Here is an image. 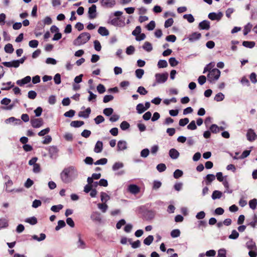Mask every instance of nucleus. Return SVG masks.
Returning a JSON list of instances; mask_svg holds the SVG:
<instances>
[{
	"mask_svg": "<svg viewBox=\"0 0 257 257\" xmlns=\"http://www.w3.org/2000/svg\"><path fill=\"white\" fill-rule=\"evenodd\" d=\"M100 2L102 7L111 8L115 5V0H100Z\"/></svg>",
	"mask_w": 257,
	"mask_h": 257,
	"instance_id": "obj_7",
	"label": "nucleus"
},
{
	"mask_svg": "<svg viewBox=\"0 0 257 257\" xmlns=\"http://www.w3.org/2000/svg\"><path fill=\"white\" fill-rule=\"evenodd\" d=\"M58 152V150L56 146H52L49 148V153L51 158L56 156Z\"/></svg>",
	"mask_w": 257,
	"mask_h": 257,
	"instance_id": "obj_20",
	"label": "nucleus"
},
{
	"mask_svg": "<svg viewBox=\"0 0 257 257\" xmlns=\"http://www.w3.org/2000/svg\"><path fill=\"white\" fill-rule=\"evenodd\" d=\"M110 23L114 26L123 27L125 25L124 18H115L110 20Z\"/></svg>",
	"mask_w": 257,
	"mask_h": 257,
	"instance_id": "obj_4",
	"label": "nucleus"
},
{
	"mask_svg": "<svg viewBox=\"0 0 257 257\" xmlns=\"http://www.w3.org/2000/svg\"><path fill=\"white\" fill-rule=\"evenodd\" d=\"M143 48L147 52H150L153 49L152 44L149 42H145L143 46Z\"/></svg>",
	"mask_w": 257,
	"mask_h": 257,
	"instance_id": "obj_30",
	"label": "nucleus"
},
{
	"mask_svg": "<svg viewBox=\"0 0 257 257\" xmlns=\"http://www.w3.org/2000/svg\"><path fill=\"white\" fill-rule=\"evenodd\" d=\"M173 23V19L172 18H169L165 21L164 26L166 28H169L172 26Z\"/></svg>",
	"mask_w": 257,
	"mask_h": 257,
	"instance_id": "obj_56",
	"label": "nucleus"
},
{
	"mask_svg": "<svg viewBox=\"0 0 257 257\" xmlns=\"http://www.w3.org/2000/svg\"><path fill=\"white\" fill-rule=\"evenodd\" d=\"M97 90L100 94H102L105 91V88L103 85L99 84L97 86Z\"/></svg>",
	"mask_w": 257,
	"mask_h": 257,
	"instance_id": "obj_64",
	"label": "nucleus"
},
{
	"mask_svg": "<svg viewBox=\"0 0 257 257\" xmlns=\"http://www.w3.org/2000/svg\"><path fill=\"white\" fill-rule=\"evenodd\" d=\"M8 226V222L6 219H0V228H5Z\"/></svg>",
	"mask_w": 257,
	"mask_h": 257,
	"instance_id": "obj_54",
	"label": "nucleus"
},
{
	"mask_svg": "<svg viewBox=\"0 0 257 257\" xmlns=\"http://www.w3.org/2000/svg\"><path fill=\"white\" fill-rule=\"evenodd\" d=\"M205 179V184L206 185H209L215 179V176L213 174H208L206 176Z\"/></svg>",
	"mask_w": 257,
	"mask_h": 257,
	"instance_id": "obj_23",
	"label": "nucleus"
},
{
	"mask_svg": "<svg viewBox=\"0 0 257 257\" xmlns=\"http://www.w3.org/2000/svg\"><path fill=\"white\" fill-rule=\"evenodd\" d=\"M128 191L132 194H137L140 191V188L135 184H131L128 187Z\"/></svg>",
	"mask_w": 257,
	"mask_h": 257,
	"instance_id": "obj_11",
	"label": "nucleus"
},
{
	"mask_svg": "<svg viewBox=\"0 0 257 257\" xmlns=\"http://www.w3.org/2000/svg\"><path fill=\"white\" fill-rule=\"evenodd\" d=\"M130 126L129 123L126 121H123L120 124V127L122 130H126Z\"/></svg>",
	"mask_w": 257,
	"mask_h": 257,
	"instance_id": "obj_47",
	"label": "nucleus"
},
{
	"mask_svg": "<svg viewBox=\"0 0 257 257\" xmlns=\"http://www.w3.org/2000/svg\"><path fill=\"white\" fill-rule=\"evenodd\" d=\"M31 80V78L30 76H27L25 77V78L20 79L17 81L16 83L20 86H22L25 84H28L29 83Z\"/></svg>",
	"mask_w": 257,
	"mask_h": 257,
	"instance_id": "obj_14",
	"label": "nucleus"
},
{
	"mask_svg": "<svg viewBox=\"0 0 257 257\" xmlns=\"http://www.w3.org/2000/svg\"><path fill=\"white\" fill-rule=\"evenodd\" d=\"M66 225V223L64 220H60L58 221V224L55 227V230L56 231L59 230L61 228L65 227Z\"/></svg>",
	"mask_w": 257,
	"mask_h": 257,
	"instance_id": "obj_38",
	"label": "nucleus"
},
{
	"mask_svg": "<svg viewBox=\"0 0 257 257\" xmlns=\"http://www.w3.org/2000/svg\"><path fill=\"white\" fill-rule=\"evenodd\" d=\"M135 51V47L133 46H130L126 49V53L128 55H132Z\"/></svg>",
	"mask_w": 257,
	"mask_h": 257,
	"instance_id": "obj_59",
	"label": "nucleus"
},
{
	"mask_svg": "<svg viewBox=\"0 0 257 257\" xmlns=\"http://www.w3.org/2000/svg\"><path fill=\"white\" fill-rule=\"evenodd\" d=\"M223 185L225 188V191H224L225 193L226 192L230 194L232 192V190L231 189H229V185L228 182L226 180H224L223 182Z\"/></svg>",
	"mask_w": 257,
	"mask_h": 257,
	"instance_id": "obj_33",
	"label": "nucleus"
},
{
	"mask_svg": "<svg viewBox=\"0 0 257 257\" xmlns=\"http://www.w3.org/2000/svg\"><path fill=\"white\" fill-rule=\"evenodd\" d=\"M169 62L170 65L172 67L176 66L178 64V61H177L176 59H175V58H174V57H171L169 59Z\"/></svg>",
	"mask_w": 257,
	"mask_h": 257,
	"instance_id": "obj_55",
	"label": "nucleus"
},
{
	"mask_svg": "<svg viewBox=\"0 0 257 257\" xmlns=\"http://www.w3.org/2000/svg\"><path fill=\"white\" fill-rule=\"evenodd\" d=\"M239 236V233L236 230H233L231 232V234L229 235V238L235 239Z\"/></svg>",
	"mask_w": 257,
	"mask_h": 257,
	"instance_id": "obj_46",
	"label": "nucleus"
},
{
	"mask_svg": "<svg viewBox=\"0 0 257 257\" xmlns=\"http://www.w3.org/2000/svg\"><path fill=\"white\" fill-rule=\"evenodd\" d=\"M94 49L97 51H100L101 49V46L100 42L98 40L94 41Z\"/></svg>",
	"mask_w": 257,
	"mask_h": 257,
	"instance_id": "obj_62",
	"label": "nucleus"
},
{
	"mask_svg": "<svg viewBox=\"0 0 257 257\" xmlns=\"http://www.w3.org/2000/svg\"><path fill=\"white\" fill-rule=\"evenodd\" d=\"M78 242H77V247L78 248H82V249H84L85 248L86 246H85V243L84 242V241H83L81 238V235L80 234H79L78 235Z\"/></svg>",
	"mask_w": 257,
	"mask_h": 257,
	"instance_id": "obj_27",
	"label": "nucleus"
},
{
	"mask_svg": "<svg viewBox=\"0 0 257 257\" xmlns=\"http://www.w3.org/2000/svg\"><path fill=\"white\" fill-rule=\"evenodd\" d=\"M107 159H106V158H102V159H100L97 161H96L95 163H94V164L95 165H105L107 163Z\"/></svg>",
	"mask_w": 257,
	"mask_h": 257,
	"instance_id": "obj_57",
	"label": "nucleus"
},
{
	"mask_svg": "<svg viewBox=\"0 0 257 257\" xmlns=\"http://www.w3.org/2000/svg\"><path fill=\"white\" fill-rule=\"evenodd\" d=\"M155 22L154 21H151L147 26L146 28L149 31H152L154 30L155 28Z\"/></svg>",
	"mask_w": 257,
	"mask_h": 257,
	"instance_id": "obj_50",
	"label": "nucleus"
},
{
	"mask_svg": "<svg viewBox=\"0 0 257 257\" xmlns=\"http://www.w3.org/2000/svg\"><path fill=\"white\" fill-rule=\"evenodd\" d=\"M246 138L247 140L252 142L255 140L256 135L252 130L249 129L247 132Z\"/></svg>",
	"mask_w": 257,
	"mask_h": 257,
	"instance_id": "obj_15",
	"label": "nucleus"
},
{
	"mask_svg": "<svg viewBox=\"0 0 257 257\" xmlns=\"http://www.w3.org/2000/svg\"><path fill=\"white\" fill-rule=\"evenodd\" d=\"M98 33L103 36H106L109 35L108 30L103 27H100L98 30Z\"/></svg>",
	"mask_w": 257,
	"mask_h": 257,
	"instance_id": "obj_22",
	"label": "nucleus"
},
{
	"mask_svg": "<svg viewBox=\"0 0 257 257\" xmlns=\"http://www.w3.org/2000/svg\"><path fill=\"white\" fill-rule=\"evenodd\" d=\"M183 18L186 19L190 23L194 22L195 20L193 16L191 14H185L183 16Z\"/></svg>",
	"mask_w": 257,
	"mask_h": 257,
	"instance_id": "obj_44",
	"label": "nucleus"
},
{
	"mask_svg": "<svg viewBox=\"0 0 257 257\" xmlns=\"http://www.w3.org/2000/svg\"><path fill=\"white\" fill-rule=\"evenodd\" d=\"M257 204V200L256 199H253L249 201V205L252 209H255Z\"/></svg>",
	"mask_w": 257,
	"mask_h": 257,
	"instance_id": "obj_52",
	"label": "nucleus"
},
{
	"mask_svg": "<svg viewBox=\"0 0 257 257\" xmlns=\"http://www.w3.org/2000/svg\"><path fill=\"white\" fill-rule=\"evenodd\" d=\"M183 174V171L179 169H177L175 171L173 174V176L175 179H178L182 177Z\"/></svg>",
	"mask_w": 257,
	"mask_h": 257,
	"instance_id": "obj_43",
	"label": "nucleus"
},
{
	"mask_svg": "<svg viewBox=\"0 0 257 257\" xmlns=\"http://www.w3.org/2000/svg\"><path fill=\"white\" fill-rule=\"evenodd\" d=\"M100 197L102 202H106L110 199L109 196L103 192L101 193Z\"/></svg>",
	"mask_w": 257,
	"mask_h": 257,
	"instance_id": "obj_36",
	"label": "nucleus"
},
{
	"mask_svg": "<svg viewBox=\"0 0 257 257\" xmlns=\"http://www.w3.org/2000/svg\"><path fill=\"white\" fill-rule=\"evenodd\" d=\"M144 74V70L142 69H138L135 71L136 76L139 79L142 78Z\"/></svg>",
	"mask_w": 257,
	"mask_h": 257,
	"instance_id": "obj_42",
	"label": "nucleus"
},
{
	"mask_svg": "<svg viewBox=\"0 0 257 257\" xmlns=\"http://www.w3.org/2000/svg\"><path fill=\"white\" fill-rule=\"evenodd\" d=\"M156 168L159 172H162L166 170V166L165 164L161 163L157 166Z\"/></svg>",
	"mask_w": 257,
	"mask_h": 257,
	"instance_id": "obj_49",
	"label": "nucleus"
},
{
	"mask_svg": "<svg viewBox=\"0 0 257 257\" xmlns=\"http://www.w3.org/2000/svg\"><path fill=\"white\" fill-rule=\"evenodd\" d=\"M117 151H123L127 149V143L124 141H119L117 143Z\"/></svg>",
	"mask_w": 257,
	"mask_h": 257,
	"instance_id": "obj_16",
	"label": "nucleus"
},
{
	"mask_svg": "<svg viewBox=\"0 0 257 257\" xmlns=\"http://www.w3.org/2000/svg\"><path fill=\"white\" fill-rule=\"evenodd\" d=\"M242 45L245 47L252 48L255 45V43L253 41H243Z\"/></svg>",
	"mask_w": 257,
	"mask_h": 257,
	"instance_id": "obj_35",
	"label": "nucleus"
},
{
	"mask_svg": "<svg viewBox=\"0 0 257 257\" xmlns=\"http://www.w3.org/2000/svg\"><path fill=\"white\" fill-rule=\"evenodd\" d=\"M222 195V193L218 190H215L213 192L211 197L213 200L220 199Z\"/></svg>",
	"mask_w": 257,
	"mask_h": 257,
	"instance_id": "obj_24",
	"label": "nucleus"
},
{
	"mask_svg": "<svg viewBox=\"0 0 257 257\" xmlns=\"http://www.w3.org/2000/svg\"><path fill=\"white\" fill-rule=\"evenodd\" d=\"M84 124V121L81 120H74L71 122L70 126L74 127H79Z\"/></svg>",
	"mask_w": 257,
	"mask_h": 257,
	"instance_id": "obj_25",
	"label": "nucleus"
},
{
	"mask_svg": "<svg viewBox=\"0 0 257 257\" xmlns=\"http://www.w3.org/2000/svg\"><path fill=\"white\" fill-rule=\"evenodd\" d=\"M223 16V14L221 12L218 13H210L208 15V18L212 21L217 20L219 21Z\"/></svg>",
	"mask_w": 257,
	"mask_h": 257,
	"instance_id": "obj_9",
	"label": "nucleus"
},
{
	"mask_svg": "<svg viewBox=\"0 0 257 257\" xmlns=\"http://www.w3.org/2000/svg\"><path fill=\"white\" fill-rule=\"evenodd\" d=\"M113 112V109L111 107L106 108L103 109V113L106 116L111 115Z\"/></svg>",
	"mask_w": 257,
	"mask_h": 257,
	"instance_id": "obj_48",
	"label": "nucleus"
},
{
	"mask_svg": "<svg viewBox=\"0 0 257 257\" xmlns=\"http://www.w3.org/2000/svg\"><path fill=\"white\" fill-rule=\"evenodd\" d=\"M169 156L172 159H177L179 156V152L175 149H171L169 151Z\"/></svg>",
	"mask_w": 257,
	"mask_h": 257,
	"instance_id": "obj_19",
	"label": "nucleus"
},
{
	"mask_svg": "<svg viewBox=\"0 0 257 257\" xmlns=\"http://www.w3.org/2000/svg\"><path fill=\"white\" fill-rule=\"evenodd\" d=\"M224 98V95L221 92L217 93L214 97V100L217 102L223 100Z\"/></svg>",
	"mask_w": 257,
	"mask_h": 257,
	"instance_id": "obj_45",
	"label": "nucleus"
},
{
	"mask_svg": "<svg viewBox=\"0 0 257 257\" xmlns=\"http://www.w3.org/2000/svg\"><path fill=\"white\" fill-rule=\"evenodd\" d=\"M155 78L157 83H163L167 81L168 78V74L167 72L164 73H156Z\"/></svg>",
	"mask_w": 257,
	"mask_h": 257,
	"instance_id": "obj_5",
	"label": "nucleus"
},
{
	"mask_svg": "<svg viewBox=\"0 0 257 257\" xmlns=\"http://www.w3.org/2000/svg\"><path fill=\"white\" fill-rule=\"evenodd\" d=\"M209 130H210V132H211L213 134H217L219 132V126H218L215 124H212L210 126Z\"/></svg>",
	"mask_w": 257,
	"mask_h": 257,
	"instance_id": "obj_41",
	"label": "nucleus"
},
{
	"mask_svg": "<svg viewBox=\"0 0 257 257\" xmlns=\"http://www.w3.org/2000/svg\"><path fill=\"white\" fill-rule=\"evenodd\" d=\"M197 128V126L194 120H192L187 125V128L190 130H195Z\"/></svg>",
	"mask_w": 257,
	"mask_h": 257,
	"instance_id": "obj_61",
	"label": "nucleus"
},
{
	"mask_svg": "<svg viewBox=\"0 0 257 257\" xmlns=\"http://www.w3.org/2000/svg\"><path fill=\"white\" fill-rule=\"evenodd\" d=\"M157 65L159 68H166L168 66V63L165 60H160L158 62Z\"/></svg>",
	"mask_w": 257,
	"mask_h": 257,
	"instance_id": "obj_37",
	"label": "nucleus"
},
{
	"mask_svg": "<svg viewBox=\"0 0 257 257\" xmlns=\"http://www.w3.org/2000/svg\"><path fill=\"white\" fill-rule=\"evenodd\" d=\"M103 149V143L101 141H98L94 149V151L96 153H99L102 152Z\"/></svg>",
	"mask_w": 257,
	"mask_h": 257,
	"instance_id": "obj_18",
	"label": "nucleus"
},
{
	"mask_svg": "<svg viewBox=\"0 0 257 257\" xmlns=\"http://www.w3.org/2000/svg\"><path fill=\"white\" fill-rule=\"evenodd\" d=\"M25 222L29 223L31 225H35L37 223V219L35 217L33 216L26 218L25 219Z\"/></svg>",
	"mask_w": 257,
	"mask_h": 257,
	"instance_id": "obj_32",
	"label": "nucleus"
},
{
	"mask_svg": "<svg viewBox=\"0 0 257 257\" xmlns=\"http://www.w3.org/2000/svg\"><path fill=\"white\" fill-rule=\"evenodd\" d=\"M90 218L93 221L99 223L101 222V214L97 211L93 212L91 214Z\"/></svg>",
	"mask_w": 257,
	"mask_h": 257,
	"instance_id": "obj_10",
	"label": "nucleus"
},
{
	"mask_svg": "<svg viewBox=\"0 0 257 257\" xmlns=\"http://www.w3.org/2000/svg\"><path fill=\"white\" fill-rule=\"evenodd\" d=\"M4 49L5 52L9 54L12 53L14 51L12 44L10 43L6 44Z\"/></svg>",
	"mask_w": 257,
	"mask_h": 257,
	"instance_id": "obj_28",
	"label": "nucleus"
},
{
	"mask_svg": "<svg viewBox=\"0 0 257 257\" xmlns=\"http://www.w3.org/2000/svg\"><path fill=\"white\" fill-rule=\"evenodd\" d=\"M78 175L76 168L72 166L65 168L60 173V178L62 181L68 184L74 180Z\"/></svg>",
	"mask_w": 257,
	"mask_h": 257,
	"instance_id": "obj_1",
	"label": "nucleus"
},
{
	"mask_svg": "<svg viewBox=\"0 0 257 257\" xmlns=\"http://www.w3.org/2000/svg\"><path fill=\"white\" fill-rule=\"evenodd\" d=\"M198 28L200 30H208L210 28V22L207 20H204L199 24Z\"/></svg>",
	"mask_w": 257,
	"mask_h": 257,
	"instance_id": "obj_13",
	"label": "nucleus"
},
{
	"mask_svg": "<svg viewBox=\"0 0 257 257\" xmlns=\"http://www.w3.org/2000/svg\"><path fill=\"white\" fill-rule=\"evenodd\" d=\"M211 65V63L207 64L204 67L203 73H205L206 72L208 71L207 80L210 83H213L219 79L220 76V71L217 68H214L211 70L212 67Z\"/></svg>",
	"mask_w": 257,
	"mask_h": 257,
	"instance_id": "obj_2",
	"label": "nucleus"
},
{
	"mask_svg": "<svg viewBox=\"0 0 257 257\" xmlns=\"http://www.w3.org/2000/svg\"><path fill=\"white\" fill-rule=\"evenodd\" d=\"M137 92L141 95H146L148 93L147 90L143 86H139L138 88Z\"/></svg>",
	"mask_w": 257,
	"mask_h": 257,
	"instance_id": "obj_60",
	"label": "nucleus"
},
{
	"mask_svg": "<svg viewBox=\"0 0 257 257\" xmlns=\"http://www.w3.org/2000/svg\"><path fill=\"white\" fill-rule=\"evenodd\" d=\"M105 203L106 202H104L102 204L98 203L97 204L98 208L103 213L105 212L108 208V206Z\"/></svg>",
	"mask_w": 257,
	"mask_h": 257,
	"instance_id": "obj_34",
	"label": "nucleus"
},
{
	"mask_svg": "<svg viewBox=\"0 0 257 257\" xmlns=\"http://www.w3.org/2000/svg\"><path fill=\"white\" fill-rule=\"evenodd\" d=\"M88 18L89 19H94L97 17L96 6L92 5L88 9Z\"/></svg>",
	"mask_w": 257,
	"mask_h": 257,
	"instance_id": "obj_6",
	"label": "nucleus"
},
{
	"mask_svg": "<svg viewBox=\"0 0 257 257\" xmlns=\"http://www.w3.org/2000/svg\"><path fill=\"white\" fill-rule=\"evenodd\" d=\"M156 213L152 210L148 211L146 213V216L148 219H152L155 217Z\"/></svg>",
	"mask_w": 257,
	"mask_h": 257,
	"instance_id": "obj_40",
	"label": "nucleus"
},
{
	"mask_svg": "<svg viewBox=\"0 0 257 257\" xmlns=\"http://www.w3.org/2000/svg\"><path fill=\"white\" fill-rule=\"evenodd\" d=\"M154 240V237L153 235H150L148 237H147L144 240V243L146 245H149Z\"/></svg>",
	"mask_w": 257,
	"mask_h": 257,
	"instance_id": "obj_31",
	"label": "nucleus"
},
{
	"mask_svg": "<svg viewBox=\"0 0 257 257\" xmlns=\"http://www.w3.org/2000/svg\"><path fill=\"white\" fill-rule=\"evenodd\" d=\"M201 37V34L198 32H194L190 34L188 38L189 41L191 42H193L199 40Z\"/></svg>",
	"mask_w": 257,
	"mask_h": 257,
	"instance_id": "obj_12",
	"label": "nucleus"
},
{
	"mask_svg": "<svg viewBox=\"0 0 257 257\" xmlns=\"http://www.w3.org/2000/svg\"><path fill=\"white\" fill-rule=\"evenodd\" d=\"M32 126L34 128H39L43 125V121L42 118H34L31 120Z\"/></svg>",
	"mask_w": 257,
	"mask_h": 257,
	"instance_id": "obj_8",
	"label": "nucleus"
},
{
	"mask_svg": "<svg viewBox=\"0 0 257 257\" xmlns=\"http://www.w3.org/2000/svg\"><path fill=\"white\" fill-rule=\"evenodd\" d=\"M246 247L249 250L256 249L255 243L252 240H249L246 243Z\"/></svg>",
	"mask_w": 257,
	"mask_h": 257,
	"instance_id": "obj_21",
	"label": "nucleus"
},
{
	"mask_svg": "<svg viewBox=\"0 0 257 257\" xmlns=\"http://www.w3.org/2000/svg\"><path fill=\"white\" fill-rule=\"evenodd\" d=\"M180 235V231L178 229H174L171 232V236L173 238L177 237L179 236Z\"/></svg>",
	"mask_w": 257,
	"mask_h": 257,
	"instance_id": "obj_53",
	"label": "nucleus"
},
{
	"mask_svg": "<svg viewBox=\"0 0 257 257\" xmlns=\"http://www.w3.org/2000/svg\"><path fill=\"white\" fill-rule=\"evenodd\" d=\"M39 42L36 40H31L29 43V45L30 47L35 48L38 46Z\"/></svg>",
	"mask_w": 257,
	"mask_h": 257,
	"instance_id": "obj_58",
	"label": "nucleus"
},
{
	"mask_svg": "<svg viewBox=\"0 0 257 257\" xmlns=\"http://www.w3.org/2000/svg\"><path fill=\"white\" fill-rule=\"evenodd\" d=\"M94 121L96 124H98L104 121V118L103 116L99 115L97 116L94 118Z\"/></svg>",
	"mask_w": 257,
	"mask_h": 257,
	"instance_id": "obj_51",
	"label": "nucleus"
},
{
	"mask_svg": "<svg viewBox=\"0 0 257 257\" xmlns=\"http://www.w3.org/2000/svg\"><path fill=\"white\" fill-rule=\"evenodd\" d=\"M136 109L139 114H141L146 110L143 103L138 104L136 106Z\"/></svg>",
	"mask_w": 257,
	"mask_h": 257,
	"instance_id": "obj_29",
	"label": "nucleus"
},
{
	"mask_svg": "<svg viewBox=\"0 0 257 257\" xmlns=\"http://www.w3.org/2000/svg\"><path fill=\"white\" fill-rule=\"evenodd\" d=\"M123 164L121 162H115L112 167L113 171H115L123 167Z\"/></svg>",
	"mask_w": 257,
	"mask_h": 257,
	"instance_id": "obj_26",
	"label": "nucleus"
},
{
	"mask_svg": "<svg viewBox=\"0 0 257 257\" xmlns=\"http://www.w3.org/2000/svg\"><path fill=\"white\" fill-rule=\"evenodd\" d=\"M141 33V28L140 26H137L135 29L132 32V35L137 37Z\"/></svg>",
	"mask_w": 257,
	"mask_h": 257,
	"instance_id": "obj_63",
	"label": "nucleus"
},
{
	"mask_svg": "<svg viewBox=\"0 0 257 257\" xmlns=\"http://www.w3.org/2000/svg\"><path fill=\"white\" fill-rule=\"evenodd\" d=\"M63 207V206L61 204H59L57 205H53L51 207V210L53 212H58L60 210H61Z\"/></svg>",
	"mask_w": 257,
	"mask_h": 257,
	"instance_id": "obj_39",
	"label": "nucleus"
},
{
	"mask_svg": "<svg viewBox=\"0 0 257 257\" xmlns=\"http://www.w3.org/2000/svg\"><path fill=\"white\" fill-rule=\"evenodd\" d=\"M91 112V109L90 107L87 108L84 111H81L78 113L79 117L87 118L89 117Z\"/></svg>",
	"mask_w": 257,
	"mask_h": 257,
	"instance_id": "obj_17",
	"label": "nucleus"
},
{
	"mask_svg": "<svg viewBox=\"0 0 257 257\" xmlns=\"http://www.w3.org/2000/svg\"><path fill=\"white\" fill-rule=\"evenodd\" d=\"M90 34L87 32L80 34L79 36L74 40L73 45L80 46L87 43L90 39Z\"/></svg>",
	"mask_w": 257,
	"mask_h": 257,
	"instance_id": "obj_3",
	"label": "nucleus"
}]
</instances>
